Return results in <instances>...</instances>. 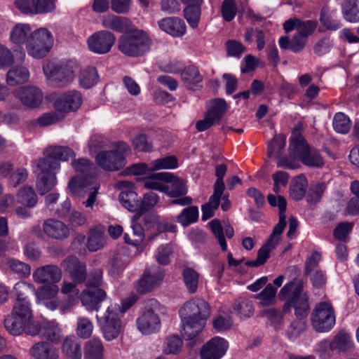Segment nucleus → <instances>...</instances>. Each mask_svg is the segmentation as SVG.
Masks as SVG:
<instances>
[{
  "label": "nucleus",
  "instance_id": "f257e3e1",
  "mask_svg": "<svg viewBox=\"0 0 359 359\" xmlns=\"http://www.w3.org/2000/svg\"><path fill=\"white\" fill-rule=\"evenodd\" d=\"M186 340L195 339L203 330L210 315L208 304L202 299H193L184 303L179 311Z\"/></svg>",
  "mask_w": 359,
  "mask_h": 359
},
{
  "label": "nucleus",
  "instance_id": "f03ea898",
  "mask_svg": "<svg viewBox=\"0 0 359 359\" xmlns=\"http://www.w3.org/2000/svg\"><path fill=\"white\" fill-rule=\"evenodd\" d=\"M144 187L166 193L170 197H179L187 193L184 182L170 172H150L144 177Z\"/></svg>",
  "mask_w": 359,
  "mask_h": 359
},
{
  "label": "nucleus",
  "instance_id": "7ed1b4c3",
  "mask_svg": "<svg viewBox=\"0 0 359 359\" xmlns=\"http://www.w3.org/2000/svg\"><path fill=\"white\" fill-rule=\"evenodd\" d=\"M78 69L75 61L55 62L46 61L43 65V71L48 82L56 87L65 88L71 85Z\"/></svg>",
  "mask_w": 359,
  "mask_h": 359
},
{
  "label": "nucleus",
  "instance_id": "20e7f679",
  "mask_svg": "<svg viewBox=\"0 0 359 359\" xmlns=\"http://www.w3.org/2000/svg\"><path fill=\"white\" fill-rule=\"evenodd\" d=\"M278 297L281 299H290V304L294 309L297 318H306L310 311L307 294L303 290L301 279L293 278L280 290Z\"/></svg>",
  "mask_w": 359,
  "mask_h": 359
},
{
  "label": "nucleus",
  "instance_id": "39448f33",
  "mask_svg": "<svg viewBox=\"0 0 359 359\" xmlns=\"http://www.w3.org/2000/svg\"><path fill=\"white\" fill-rule=\"evenodd\" d=\"M46 157L36 161L34 172L37 175L36 188L43 195L50 191L56 184V172L60 169V164L46 154Z\"/></svg>",
  "mask_w": 359,
  "mask_h": 359
},
{
  "label": "nucleus",
  "instance_id": "423d86ee",
  "mask_svg": "<svg viewBox=\"0 0 359 359\" xmlns=\"http://www.w3.org/2000/svg\"><path fill=\"white\" fill-rule=\"evenodd\" d=\"M151 43V39L147 32L135 29L119 39L118 50L126 55L137 57L148 52Z\"/></svg>",
  "mask_w": 359,
  "mask_h": 359
},
{
  "label": "nucleus",
  "instance_id": "0eeeda50",
  "mask_svg": "<svg viewBox=\"0 0 359 359\" xmlns=\"http://www.w3.org/2000/svg\"><path fill=\"white\" fill-rule=\"evenodd\" d=\"M102 283V271L100 269L93 271L87 280L86 289L81 294V302L88 311H97L100 309V303L107 297L105 291L98 287Z\"/></svg>",
  "mask_w": 359,
  "mask_h": 359
},
{
  "label": "nucleus",
  "instance_id": "6e6552de",
  "mask_svg": "<svg viewBox=\"0 0 359 359\" xmlns=\"http://www.w3.org/2000/svg\"><path fill=\"white\" fill-rule=\"evenodd\" d=\"M290 151L294 158H299L302 163L311 168H321L324 160L320 153L315 149H311L301 134L294 132L290 144Z\"/></svg>",
  "mask_w": 359,
  "mask_h": 359
},
{
  "label": "nucleus",
  "instance_id": "1a4fd4ad",
  "mask_svg": "<svg viewBox=\"0 0 359 359\" xmlns=\"http://www.w3.org/2000/svg\"><path fill=\"white\" fill-rule=\"evenodd\" d=\"M130 151V148L127 143L115 142L109 150L102 151L96 155V162L106 170H116L125 165V156Z\"/></svg>",
  "mask_w": 359,
  "mask_h": 359
},
{
  "label": "nucleus",
  "instance_id": "9d476101",
  "mask_svg": "<svg viewBox=\"0 0 359 359\" xmlns=\"http://www.w3.org/2000/svg\"><path fill=\"white\" fill-rule=\"evenodd\" d=\"M53 36L46 28L34 30V33L25 46L26 51L30 57L41 59L47 55L53 46Z\"/></svg>",
  "mask_w": 359,
  "mask_h": 359
},
{
  "label": "nucleus",
  "instance_id": "9b49d317",
  "mask_svg": "<svg viewBox=\"0 0 359 359\" xmlns=\"http://www.w3.org/2000/svg\"><path fill=\"white\" fill-rule=\"evenodd\" d=\"M334 308L329 301L320 302L316 305L311 313V325L318 332H327L335 325Z\"/></svg>",
  "mask_w": 359,
  "mask_h": 359
},
{
  "label": "nucleus",
  "instance_id": "f8f14e48",
  "mask_svg": "<svg viewBox=\"0 0 359 359\" xmlns=\"http://www.w3.org/2000/svg\"><path fill=\"white\" fill-rule=\"evenodd\" d=\"M160 307V303L156 299H150L147 302L145 311L136 320L137 330L142 334H151L160 330L161 323L156 313Z\"/></svg>",
  "mask_w": 359,
  "mask_h": 359
},
{
  "label": "nucleus",
  "instance_id": "ddd939ff",
  "mask_svg": "<svg viewBox=\"0 0 359 359\" xmlns=\"http://www.w3.org/2000/svg\"><path fill=\"white\" fill-rule=\"evenodd\" d=\"M119 310L118 304H111L108 306L102 318V333L107 341H111L117 338L123 329L122 316L119 314Z\"/></svg>",
  "mask_w": 359,
  "mask_h": 359
},
{
  "label": "nucleus",
  "instance_id": "4468645a",
  "mask_svg": "<svg viewBox=\"0 0 359 359\" xmlns=\"http://www.w3.org/2000/svg\"><path fill=\"white\" fill-rule=\"evenodd\" d=\"M285 146V137L283 135L276 136L269 144V155L277 159L278 167L295 169L299 167L298 160L294 156L282 157L281 151ZM291 154H292L291 153Z\"/></svg>",
  "mask_w": 359,
  "mask_h": 359
},
{
  "label": "nucleus",
  "instance_id": "2eb2a0df",
  "mask_svg": "<svg viewBox=\"0 0 359 359\" xmlns=\"http://www.w3.org/2000/svg\"><path fill=\"white\" fill-rule=\"evenodd\" d=\"M164 271L159 266H154L147 269L138 280L136 288L140 293L149 292L158 287L163 282Z\"/></svg>",
  "mask_w": 359,
  "mask_h": 359
},
{
  "label": "nucleus",
  "instance_id": "dca6fc26",
  "mask_svg": "<svg viewBox=\"0 0 359 359\" xmlns=\"http://www.w3.org/2000/svg\"><path fill=\"white\" fill-rule=\"evenodd\" d=\"M116 41L115 36L108 31H99L92 34L87 41L88 48L96 54L110 51Z\"/></svg>",
  "mask_w": 359,
  "mask_h": 359
},
{
  "label": "nucleus",
  "instance_id": "f3484780",
  "mask_svg": "<svg viewBox=\"0 0 359 359\" xmlns=\"http://www.w3.org/2000/svg\"><path fill=\"white\" fill-rule=\"evenodd\" d=\"M13 95L24 107L32 109L39 107L43 99L41 90L35 86L18 88Z\"/></svg>",
  "mask_w": 359,
  "mask_h": 359
},
{
  "label": "nucleus",
  "instance_id": "a211bd4d",
  "mask_svg": "<svg viewBox=\"0 0 359 359\" xmlns=\"http://www.w3.org/2000/svg\"><path fill=\"white\" fill-rule=\"evenodd\" d=\"M83 102L81 93L78 90H69L57 95L53 102L55 109L67 113L79 109Z\"/></svg>",
  "mask_w": 359,
  "mask_h": 359
},
{
  "label": "nucleus",
  "instance_id": "6ab92c4d",
  "mask_svg": "<svg viewBox=\"0 0 359 359\" xmlns=\"http://www.w3.org/2000/svg\"><path fill=\"white\" fill-rule=\"evenodd\" d=\"M229 348L228 341L220 337H215L208 341L201 348V359H221Z\"/></svg>",
  "mask_w": 359,
  "mask_h": 359
},
{
  "label": "nucleus",
  "instance_id": "aec40b11",
  "mask_svg": "<svg viewBox=\"0 0 359 359\" xmlns=\"http://www.w3.org/2000/svg\"><path fill=\"white\" fill-rule=\"evenodd\" d=\"M59 287L55 283L47 284L35 289V296L39 304H43L50 311L57 309L59 306Z\"/></svg>",
  "mask_w": 359,
  "mask_h": 359
},
{
  "label": "nucleus",
  "instance_id": "412c9836",
  "mask_svg": "<svg viewBox=\"0 0 359 359\" xmlns=\"http://www.w3.org/2000/svg\"><path fill=\"white\" fill-rule=\"evenodd\" d=\"M116 187L121 191L118 198L121 203L130 212L136 211L140 205L137 194L134 191V184L127 180L119 181Z\"/></svg>",
  "mask_w": 359,
  "mask_h": 359
},
{
  "label": "nucleus",
  "instance_id": "4be33fe9",
  "mask_svg": "<svg viewBox=\"0 0 359 359\" xmlns=\"http://www.w3.org/2000/svg\"><path fill=\"white\" fill-rule=\"evenodd\" d=\"M283 232V225H276L274 227L273 233L270 238L267 241L265 245L262 247L257 253V257L255 260L249 261L247 264L250 266H258L264 264L269 258V252L274 249L280 242V234Z\"/></svg>",
  "mask_w": 359,
  "mask_h": 359
},
{
  "label": "nucleus",
  "instance_id": "5701e85b",
  "mask_svg": "<svg viewBox=\"0 0 359 359\" xmlns=\"http://www.w3.org/2000/svg\"><path fill=\"white\" fill-rule=\"evenodd\" d=\"M62 276L61 269L53 264L38 267L32 273L34 281L39 284L57 283L61 280Z\"/></svg>",
  "mask_w": 359,
  "mask_h": 359
},
{
  "label": "nucleus",
  "instance_id": "b1692460",
  "mask_svg": "<svg viewBox=\"0 0 359 359\" xmlns=\"http://www.w3.org/2000/svg\"><path fill=\"white\" fill-rule=\"evenodd\" d=\"M63 269L69 273L72 280L81 283L86 280V265L81 262L76 257H69L62 263Z\"/></svg>",
  "mask_w": 359,
  "mask_h": 359
},
{
  "label": "nucleus",
  "instance_id": "393cba45",
  "mask_svg": "<svg viewBox=\"0 0 359 359\" xmlns=\"http://www.w3.org/2000/svg\"><path fill=\"white\" fill-rule=\"evenodd\" d=\"M34 33L30 25L27 23H17L11 29L9 39L16 46H26Z\"/></svg>",
  "mask_w": 359,
  "mask_h": 359
},
{
  "label": "nucleus",
  "instance_id": "a878e982",
  "mask_svg": "<svg viewBox=\"0 0 359 359\" xmlns=\"http://www.w3.org/2000/svg\"><path fill=\"white\" fill-rule=\"evenodd\" d=\"M29 354L34 359H58L60 353L57 348L46 341H39L33 344Z\"/></svg>",
  "mask_w": 359,
  "mask_h": 359
},
{
  "label": "nucleus",
  "instance_id": "bb28decb",
  "mask_svg": "<svg viewBox=\"0 0 359 359\" xmlns=\"http://www.w3.org/2000/svg\"><path fill=\"white\" fill-rule=\"evenodd\" d=\"M317 26V22L313 20L302 21L297 18L289 19L283 24L286 32L296 30L297 33L307 37L313 34Z\"/></svg>",
  "mask_w": 359,
  "mask_h": 359
},
{
  "label": "nucleus",
  "instance_id": "cd10ccee",
  "mask_svg": "<svg viewBox=\"0 0 359 359\" xmlns=\"http://www.w3.org/2000/svg\"><path fill=\"white\" fill-rule=\"evenodd\" d=\"M43 230L48 237L57 240L64 239L69 233V228L65 224L54 219L45 220L43 224Z\"/></svg>",
  "mask_w": 359,
  "mask_h": 359
},
{
  "label": "nucleus",
  "instance_id": "c85d7f7f",
  "mask_svg": "<svg viewBox=\"0 0 359 359\" xmlns=\"http://www.w3.org/2000/svg\"><path fill=\"white\" fill-rule=\"evenodd\" d=\"M159 28L175 36L180 37L186 33V25L182 20L177 18H165L158 22Z\"/></svg>",
  "mask_w": 359,
  "mask_h": 359
},
{
  "label": "nucleus",
  "instance_id": "c756f323",
  "mask_svg": "<svg viewBox=\"0 0 359 359\" xmlns=\"http://www.w3.org/2000/svg\"><path fill=\"white\" fill-rule=\"evenodd\" d=\"M41 337L52 343L57 344L62 337V331L56 320L41 321Z\"/></svg>",
  "mask_w": 359,
  "mask_h": 359
},
{
  "label": "nucleus",
  "instance_id": "7c9ffc66",
  "mask_svg": "<svg viewBox=\"0 0 359 359\" xmlns=\"http://www.w3.org/2000/svg\"><path fill=\"white\" fill-rule=\"evenodd\" d=\"M210 226L222 250L226 251L227 249V244L224 236V231L225 232L226 236L229 238H231L234 234L233 227L229 224H225L222 226L218 219H213L210 222Z\"/></svg>",
  "mask_w": 359,
  "mask_h": 359
},
{
  "label": "nucleus",
  "instance_id": "2f4dec72",
  "mask_svg": "<svg viewBox=\"0 0 359 359\" xmlns=\"http://www.w3.org/2000/svg\"><path fill=\"white\" fill-rule=\"evenodd\" d=\"M83 354L85 359H104V347L102 340L93 337L86 341Z\"/></svg>",
  "mask_w": 359,
  "mask_h": 359
},
{
  "label": "nucleus",
  "instance_id": "473e14b6",
  "mask_svg": "<svg viewBox=\"0 0 359 359\" xmlns=\"http://www.w3.org/2000/svg\"><path fill=\"white\" fill-rule=\"evenodd\" d=\"M4 270L16 273L22 278H27L31 273V266L20 260L9 258L2 262Z\"/></svg>",
  "mask_w": 359,
  "mask_h": 359
},
{
  "label": "nucleus",
  "instance_id": "72a5a7b5",
  "mask_svg": "<svg viewBox=\"0 0 359 359\" xmlns=\"http://www.w3.org/2000/svg\"><path fill=\"white\" fill-rule=\"evenodd\" d=\"M29 78V72L25 67L18 66L11 68L6 74L8 85L14 86L25 83Z\"/></svg>",
  "mask_w": 359,
  "mask_h": 359
},
{
  "label": "nucleus",
  "instance_id": "f704fd0d",
  "mask_svg": "<svg viewBox=\"0 0 359 359\" xmlns=\"http://www.w3.org/2000/svg\"><path fill=\"white\" fill-rule=\"evenodd\" d=\"M14 317L24 321L32 320L33 317L31 303L28 299L15 300L12 313Z\"/></svg>",
  "mask_w": 359,
  "mask_h": 359
},
{
  "label": "nucleus",
  "instance_id": "c9c22d12",
  "mask_svg": "<svg viewBox=\"0 0 359 359\" xmlns=\"http://www.w3.org/2000/svg\"><path fill=\"white\" fill-rule=\"evenodd\" d=\"M181 76L184 85L189 89H194L203 80V76L198 68L194 66L186 67L182 72Z\"/></svg>",
  "mask_w": 359,
  "mask_h": 359
},
{
  "label": "nucleus",
  "instance_id": "e433bc0d",
  "mask_svg": "<svg viewBox=\"0 0 359 359\" xmlns=\"http://www.w3.org/2000/svg\"><path fill=\"white\" fill-rule=\"evenodd\" d=\"M94 184L92 178L76 176L69 180L68 189L73 195L79 196L84 191L85 189H89Z\"/></svg>",
  "mask_w": 359,
  "mask_h": 359
},
{
  "label": "nucleus",
  "instance_id": "4c0bfd02",
  "mask_svg": "<svg viewBox=\"0 0 359 359\" xmlns=\"http://www.w3.org/2000/svg\"><path fill=\"white\" fill-rule=\"evenodd\" d=\"M62 353L71 359H81L82 352L81 346L74 337H67L65 339L62 346Z\"/></svg>",
  "mask_w": 359,
  "mask_h": 359
},
{
  "label": "nucleus",
  "instance_id": "58836bf2",
  "mask_svg": "<svg viewBox=\"0 0 359 359\" xmlns=\"http://www.w3.org/2000/svg\"><path fill=\"white\" fill-rule=\"evenodd\" d=\"M344 19L352 23L359 22V3L358 0H344L341 5Z\"/></svg>",
  "mask_w": 359,
  "mask_h": 359
},
{
  "label": "nucleus",
  "instance_id": "ea45409f",
  "mask_svg": "<svg viewBox=\"0 0 359 359\" xmlns=\"http://www.w3.org/2000/svg\"><path fill=\"white\" fill-rule=\"evenodd\" d=\"M104 231L98 228L92 229L88 233L86 244L87 248L91 252H95L104 247L105 244Z\"/></svg>",
  "mask_w": 359,
  "mask_h": 359
},
{
  "label": "nucleus",
  "instance_id": "a19ab883",
  "mask_svg": "<svg viewBox=\"0 0 359 359\" xmlns=\"http://www.w3.org/2000/svg\"><path fill=\"white\" fill-rule=\"evenodd\" d=\"M307 180L304 175H299L293 179L290 187V196L295 201L302 199L306 192Z\"/></svg>",
  "mask_w": 359,
  "mask_h": 359
},
{
  "label": "nucleus",
  "instance_id": "79ce46f5",
  "mask_svg": "<svg viewBox=\"0 0 359 359\" xmlns=\"http://www.w3.org/2000/svg\"><path fill=\"white\" fill-rule=\"evenodd\" d=\"M222 194V193L214 191L213 194L209 198V201L202 205L203 220H207L215 215V211L218 208L220 203Z\"/></svg>",
  "mask_w": 359,
  "mask_h": 359
},
{
  "label": "nucleus",
  "instance_id": "37998d69",
  "mask_svg": "<svg viewBox=\"0 0 359 359\" xmlns=\"http://www.w3.org/2000/svg\"><path fill=\"white\" fill-rule=\"evenodd\" d=\"M72 165L76 172L83 175V177L92 178L96 174L95 166L87 158H81L73 161Z\"/></svg>",
  "mask_w": 359,
  "mask_h": 359
},
{
  "label": "nucleus",
  "instance_id": "c03bdc74",
  "mask_svg": "<svg viewBox=\"0 0 359 359\" xmlns=\"http://www.w3.org/2000/svg\"><path fill=\"white\" fill-rule=\"evenodd\" d=\"M46 153L48 156L57 161L59 160L67 161L69 158L75 156V154L72 149L62 146L50 147L46 149Z\"/></svg>",
  "mask_w": 359,
  "mask_h": 359
},
{
  "label": "nucleus",
  "instance_id": "a18cd8bd",
  "mask_svg": "<svg viewBox=\"0 0 359 359\" xmlns=\"http://www.w3.org/2000/svg\"><path fill=\"white\" fill-rule=\"evenodd\" d=\"M98 79L96 69L91 67L83 69L79 76L80 86L83 88L93 87L98 82Z\"/></svg>",
  "mask_w": 359,
  "mask_h": 359
},
{
  "label": "nucleus",
  "instance_id": "49530a36",
  "mask_svg": "<svg viewBox=\"0 0 359 359\" xmlns=\"http://www.w3.org/2000/svg\"><path fill=\"white\" fill-rule=\"evenodd\" d=\"M183 346L182 339L176 335L168 337L163 344L162 351L165 355H177Z\"/></svg>",
  "mask_w": 359,
  "mask_h": 359
},
{
  "label": "nucleus",
  "instance_id": "de8ad7c7",
  "mask_svg": "<svg viewBox=\"0 0 359 359\" xmlns=\"http://www.w3.org/2000/svg\"><path fill=\"white\" fill-rule=\"evenodd\" d=\"M18 202L27 208L34 207L37 202V196L34 189L30 187H24L17 194Z\"/></svg>",
  "mask_w": 359,
  "mask_h": 359
},
{
  "label": "nucleus",
  "instance_id": "09e8293b",
  "mask_svg": "<svg viewBox=\"0 0 359 359\" xmlns=\"http://www.w3.org/2000/svg\"><path fill=\"white\" fill-rule=\"evenodd\" d=\"M26 321L18 319L13 314L8 316L4 320L6 330L12 335H20L25 330Z\"/></svg>",
  "mask_w": 359,
  "mask_h": 359
},
{
  "label": "nucleus",
  "instance_id": "8fccbe9b",
  "mask_svg": "<svg viewBox=\"0 0 359 359\" xmlns=\"http://www.w3.org/2000/svg\"><path fill=\"white\" fill-rule=\"evenodd\" d=\"M93 322L86 317L79 316L76 320V334L83 339L89 338L93 331Z\"/></svg>",
  "mask_w": 359,
  "mask_h": 359
},
{
  "label": "nucleus",
  "instance_id": "3c124183",
  "mask_svg": "<svg viewBox=\"0 0 359 359\" xmlns=\"http://www.w3.org/2000/svg\"><path fill=\"white\" fill-rule=\"evenodd\" d=\"M183 280L184 284L191 293H194L198 285L199 274L194 269L191 268H186L182 272Z\"/></svg>",
  "mask_w": 359,
  "mask_h": 359
},
{
  "label": "nucleus",
  "instance_id": "603ef678",
  "mask_svg": "<svg viewBox=\"0 0 359 359\" xmlns=\"http://www.w3.org/2000/svg\"><path fill=\"white\" fill-rule=\"evenodd\" d=\"M268 201L271 206H278L279 208V222L277 225H280L282 223L283 230L286 226V215L285 213L287 205L286 200L281 196H276L269 194L268 196Z\"/></svg>",
  "mask_w": 359,
  "mask_h": 359
},
{
  "label": "nucleus",
  "instance_id": "864d4df0",
  "mask_svg": "<svg viewBox=\"0 0 359 359\" xmlns=\"http://www.w3.org/2000/svg\"><path fill=\"white\" fill-rule=\"evenodd\" d=\"M198 218V209L196 206L185 208L177 216V222L182 226H187L197 221Z\"/></svg>",
  "mask_w": 359,
  "mask_h": 359
},
{
  "label": "nucleus",
  "instance_id": "5fc2aeb1",
  "mask_svg": "<svg viewBox=\"0 0 359 359\" xmlns=\"http://www.w3.org/2000/svg\"><path fill=\"white\" fill-rule=\"evenodd\" d=\"M256 298L259 300L262 306H270L276 302V288L271 284H268L260 293L256 295Z\"/></svg>",
  "mask_w": 359,
  "mask_h": 359
},
{
  "label": "nucleus",
  "instance_id": "6e6d98bb",
  "mask_svg": "<svg viewBox=\"0 0 359 359\" xmlns=\"http://www.w3.org/2000/svg\"><path fill=\"white\" fill-rule=\"evenodd\" d=\"M334 14V11H331L327 8H323L322 9L320 21L323 26H324L326 29L330 30H337L340 27V23L333 19Z\"/></svg>",
  "mask_w": 359,
  "mask_h": 359
},
{
  "label": "nucleus",
  "instance_id": "4d7b16f0",
  "mask_svg": "<svg viewBox=\"0 0 359 359\" xmlns=\"http://www.w3.org/2000/svg\"><path fill=\"white\" fill-rule=\"evenodd\" d=\"M227 109V105L224 100L217 99L211 102L210 109L207 112L217 122L224 116Z\"/></svg>",
  "mask_w": 359,
  "mask_h": 359
},
{
  "label": "nucleus",
  "instance_id": "13d9d810",
  "mask_svg": "<svg viewBox=\"0 0 359 359\" xmlns=\"http://www.w3.org/2000/svg\"><path fill=\"white\" fill-rule=\"evenodd\" d=\"M333 128L339 133L346 134L351 128V121L341 112L337 113L333 118Z\"/></svg>",
  "mask_w": 359,
  "mask_h": 359
},
{
  "label": "nucleus",
  "instance_id": "bf43d9fd",
  "mask_svg": "<svg viewBox=\"0 0 359 359\" xmlns=\"http://www.w3.org/2000/svg\"><path fill=\"white\" fill-rule=\"evenodd\" d=\"M174 250L175 247L172 243L160 245L155 254L156 261L162 265L168 264L170 261V256L172 255Z\"/></svg>",
  "mask_w": 359,
  "mask_h": 359
},
{
  "label": "nucleus",
  "instance_id": "052dcab7",
  "mask_svg": "<svg viewBox=\"0 0 359 359\" xmlns=\"http://www.w3.org/2000/svg\"><path fill=\"white\" fill-rule=\"evenodd\" d=\"M233 309L238 315L242 317H250L252 315L254 309L252 302L245 298H240L234 304Z\"/></svg>",
  "mask_w": 359,
  "mask_h": 359
},
{
  "label": "nucleus",
  "instance_id": "680f3d73",
  "mask_svg": "<svg viewBox=\"0 0 359 359\" xmlns=\"http://www.w3.org/2000/svg\"><path fill=\"white\" fill-rule=\"evenodd\" d=\"M177 167V160L173 156H166L152 161V169L154 171L158 170L175 169Z\"/></svg>",
  "mask_w": 359,
  "mask_h": 359
},
{
  "label": "nucleus",
  "instance_id": "e2e57ef3",
  "mask_svg": "<svg viewBox=\"0 0 359 359\" xmlns=\"http://www.w3.org/2000/svg\"><path fill=\"white\" fill-rule=\"evenodd\" d=\"M32 292L35 294V287L32 283L25 281H19L13 287V293L15 300L27 299L26 294Z\"/></svg>",
  "mask_w": 359,
  "mask_h": 359
},
{
  "label": "nucleus",
  "instance_id": "0e129e2a",
  "mask_svg": "<svg viewBox=\"0 0 359 359\" xmlns=\"http://www.w3.org/2000/svg\"><path fill=\"white\" fill-rule=\"evenodd\" d=\"M297 318L293 320L287 328V335L290 339H295L306 330V318Z\"/></svg>",
  "mask_w": 359,
  "mask_h": 359
},
{
  "label": "nucleus",
  "instance_id": "69168bd1",
  "mask_svg": "<svg viewBox=\"0 0 359 359\" xmlns=\"http://www.w3.org/2000/svg\"><path fill=\"white\" fill-rule=\"evenodd\" d=\"M152 169V162L147 163H137L128 167L125 172L127 175H133L137 176H142L143 179L150 172H154Z\"/></svg>",
  "mask_w": 359,
  "mask_h": 359
},
{
  "label": "nucleus",
  "instance_id": "338daca9",
  "mask_svg": "<svg viewBox=\"0 0 359 359\" xmlns=\"http://www.w3.org/2000/svg\"><path fill=\"white\" fill-rule=\"evenodd\" d=\"M184 15L189 25L191 27L195 28L198 26L200 20L201 6H187L184 10Z\"/></svg>",
  "mask_w": 359,
  "mask_h": 359
},
{
  "label": "nucleus",
  "instance_id": "774afa93",
  "mask_svg": "<svg viewBox=\"0 0 359 359\" xmlns=\"http://www.w3.org/2000/svg\"><path fill=\"white\" fill-rule=\"evenodd\" d=\"M222 16L227 22L231 21L237 13V6L234 0H224L221 6Z\"/></svg>",
  "mask_w": 359,
  "mask_h": 359
}]
</instances>
